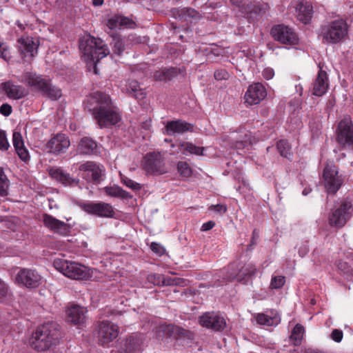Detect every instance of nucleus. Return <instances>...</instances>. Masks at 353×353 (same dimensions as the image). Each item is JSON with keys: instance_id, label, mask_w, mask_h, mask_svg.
Here are the masks:
<instances>
[{"instance_id": "f257e3e1", "label": "nucleus", "mask_w": 353, "mask_h": 353, "mask_svg": "<svg viewBox=\"0 0 353 353\" xmlns=\"http://www.w3.org/2000/svg\"><path fill=\"white\" fill-rule=\"evenodd\" d=\"M86 104L87 108L101 128L114 125L120 121L117 109L107 94L93 92L87 99Z\"/></svg>"}, {"instance_id": "f03ea898", "label": "nucleus", "mask_w": 353, "mask_h": 353, "mask_svg": "<svg viewBox=\"0 0 353 353\" xmlns=\"http://www.w3.org/2000/svg\"><path fill=\"white\" fill-rule=\"evenodd\" d=\"M62 337L61 327L56 322H48L37 327L29 340L32 349L44 352L56 346Z\"/></svg>"}, {"instance_id": "7ed1b4c3", "label": "nucleus", "mask_w": 353, "mask_h": 353, "mask_svg": "<svg viewBox=\"0 0 353 353\" xmlns=\"http://www.w3.org/2000/svg\"><path fill=\"white\" fill-rule=\"evenodd\" d=\"M19 81L41 91L52 100H57L61 97V90L59 88L53 86L50 81L37 75L36 73L26 72L19 78Z\"/></svg>"}, {"instance_id": "20e7f679", "label": "nucleus", "mask_w": 353, "mask_h": 353, "mask_svg": "<svg viewBox=\"0 0 353 353\" xmlns=\"http://www.w3.org/2000/svg\"><path fill=\"white\" fill-rule=\"evenodd\" d=\"M102 43L101 39L88 35L80 39L79 50L88 60L96 64L108 54V49L103 48Z\"/></svg>"}, {"instance_id": "39448f33", "label": "nucleus", "mask_w": 353, "mask_h": 353, "mask_svg": "<svg viewBox=\"0 0 353 353\" xmlns=\"http://www.w3.org/2000/svg\"><path fill=\"white\" fill-rule=\"evenodd\" d=\"M348 33V25L343 19L334 20L321 28L319 37L324 43H338L343 41Z\"/></svg>"}, {"instance_id": "423d86ee", "label": "nucleus", "mask_w": 353, "mask_h": 353, "mask_svg": "<svg viewBox=\"0 0 353 353\" xmlns=\"http://www.w3.org/2000/svg\"><path fill=\"white\" fill-rule=\"evenodd\" d=\"M54 266L65 276L72 279L83 280L90 276L88 268L77 262L57 259L54 261Z\"/></svg>"}, {"instance_id": "0eeeda50", "label": "nucleus", "mask_w": 353, "mask_h": 353, "mask_svg": "<svg viewBox=\"0 0 353 353\" xmlns=\"http://www.w3.org/2000/svg\"><path fill=\"white\" fill-rule=\"evenodd\" d=\"M352 213V203L347 200H343L331 210L328 216L329 225L336 228H341L350 219Z\"/></svg>"}, {"instance_id": "6e6552de", "label": "nucleus", "mask_w": 353, "mask_h": 353, "mask_svg": "<svg viewBox=\"0 0 353 353\" xmlns=\"http://www.w3.org/2000/svg\"><path fill=\"white\" fill-rule=\"evenodd\" d=\"M156 336L159 340H165L168 339H192V333L185 329L174 325H160L157 327Z\"/></svg>"}, {"instance_id": "1a4fd4ad", "label": "nucleus", "mask_w": 353, "mask_h": 353, "mask_svg": "<svg viewBox=\"0 0 353 353\" xmlns=\"http://www.w3.org/2000/svg\"><path fill=\"white\" fill-rule=\"evenodd\" d=\"M270 34L272 38L282 44L294 46L299 42V37L294 30L288 26L279 24L274 26Z\"/></svg>"}, {"instance_id": "9d476101", "label": "nucleus", "mask_w": 353, "mask_h": 353, "mask_svg": "<svg viewBox=\"0 0 353 353\" xmlns=\"http://www.w3.org/2000/svg\"><path fill=\"white\" fill-rule=\"evenodd\" d=\"M336 141L343 147L353 148V123L350 117H345L339 123Z\"/></svg>"}, {"instance_id": "9b49d317", "label": "nucleus", "mask_w": 353, "mask_h": 353, "mask_svg": "<svg viewBox=\"0 0 353 353\" xmlns=\"http://www.w3.org/2000/svg\"><path fill=\"white\" fill-rule=\"evenodd\" d=\"M79 170L82 172V177L84 179L95 184L101 181L105 171L102 165L92 161L81 164Z\"/></svg>"}, {"instance_id": "f8f14e48", "label": "nucleus", "mask_w": 353, "mask_h": 353, "mask_svg": "<svg viewBox=\"0 0 353 353\" xmlns=\"http://www.w3.org/2000/svg\"><path fill=\"white\" fill-rule=\"evenodd\" d=\"M323 176L327 192L329 194H335L343 182L342 175L339 174L337 167L333 164H327L323 170Z\"/></svg>"}, {"instance_id": "ddd939ff", "label": "nucleus", "mask_w": 353, "mask_h": 353, "mask_svg": "<svg viewBox=\"0 0 353 353\" xmlns=\"http://www.w3.org/2000/svg\"><path fill=\"white\" fill-rule=\"evenodd\" d=\"M119 334V327L117 325L109 322H100L97 326V338L99 345L108 346Z\"/></svg>"}, {"instance_id": "4468645a", "label": "nucleus", "mask_w": 353, "mask_h": 353, "mask_svg": "<svg viewBox=\"0 0 353 353\" xmlns=\"http://www.w3.org/2000/svg\"><path fill=\"white\" fill-rule=\"evenodd\" d=\"M143 169L150 174H163L167 168L163 155L160 152H150L144 157Z\"/></svg>"}, {"instance_id": "2eb2a0df", "label": "nucleus", "mask_w": 353, "mask_h": 353, "mask_svg": "<svg viewBox=\"0 0 353 353\" xmlns=\"http://www.w3.org/2000/svg\"><path fill=\"white\" fill-rule=\"evenodd\" d=\"M41 279L38 272L28 268L21 269L15 278L17 283L29 289L38 288L41 283Z\"/></svg>"}, {"instance_id": "dca6fc26", "label": "nucleus", "mask_w": 353, "mask_h": 353, "mask_svg": "<svg viewBox=\"0 0 353 353\" xmlns=\"http://www.w3.org/2000/svg\"><path fill=\"white\" fill-rule=\"evenodd\" d=\"M80 206L87 213L101 217H112L114 214L112 206L104 202H88Z\"/></svg>"}, {"instance_id": "f3484780", "label": "nucleus", "mask_w": 353, "mask_h": 353, "mask_svg": "<svg viewBox=\"0 0 353 353\" xmlns=\"http://www.w3.org/2000/svg\"><path fill=\"white\" fill-rule=\"evenodd\" d=\"M145 341V336L141 333H132L127 337L121 346L123 353H136L143 350Z\"/></svg>"}, {"instance_id": "a211bd4d", "label": "nucleus", "mask_w": 353, "mask_h": 353, "mask_svg": "<svg viewBox=\"0 0 353 353\" xmlns=\"http://www.w3.org/2000/svg\"><path fill=\"white\" fill-rule=\"evenodd\" d=\"M199 321L201 326L216 332L223 330L226 325L225 319L215 312L204 313Z\"/></svg>"}, {"instance_id": "6ab92c4d", "label": "nucleus", "mask_w": 353, "mask_h": 353, "mask_svg": "<svg viewBox=\"0 0 353 353\" xmlns=\"http://www.w3.org/2000/svg\"><path fill=\"white\" fill-rule=\"evenodd\" d=\"M70 145V139L65 134H57L48 141L46 148L48 152L59 155L65 152Z\"/></svg>"}, {"instance_id": "aec40b11", "label": "nucleus", "mask_w": 353, "mask_h": 353, "mask_svg": "<svg viewBox=\"0 0 353 353\" xmlns=\"http://www.w3.org/2000/svg\"><path fill=\"white\" fill-rule=\"evenodd\" d=\"M44 225L50 230L62 236L68 235L70 232V225L48 214H43Z\"/></svg>"}, {"instance_id": "412c9836", "label": "nucleus", "mask_w": 353, "mask_h": 353, "mask_svg": "<svg viewBox=\"0 0 353 353\" xmlns=\"http://www.w3.org/2000/svg\"><path fill=\"white\" fill-rule=\"evenodd\" d=\"M266 97L265 87L260 83L250 85L245 94V103L250 105L259 103Z\"/></svg>"}, {"instance_id": "4be33fe9", "label": "nucleus", "mask_w": 353, "mask_h": 353, "mask_svg": "<svg viewBox=\"0 0 353 353\" xmlns=\"http://www.w3.org/2000/svg\"><path fill=\"white\" fill-rule=\"evenodd\" d=\"M19 49L24 57L33 58L37 54L39 41L37 38L22 37L19 39Z\"/></svg>"}, {"instance_id": "5701e85b", "label": "nucleus", "mask_w": 353, "mask_h": 353, "mask_svg": "<svg viewBox=\"0 0 353 353\" xmlns=\"http://www.w3.org/2000/svg\"><path fill=\"white\" fill-rule=\"evenodd\" d=\"M194 126L183 120L168 121L165 125L166 134L174 135L175 134H183L186 132H193Z\"/></svg>"}, {"instance_id": "b1692460", "label": "nucleus", "mask_w": 353, "mask_h": 353, "mask_svg": "<svg viewBox=\"0 0 353 353\" xmlns=\"http://www.w3.org/2000/svg\"><path fill=\"white\" fill-rule=\"evenodd\" d=\"M77 150L80 154H97L98 153V144L93 139L84 137L80 139Z\"/></svg>"}, {"instance_id": "393cba45", "label": "nucleus", "mask_w": 353, "mask_h": 353, "mask_svg": "<svg viewBox=\"0 0 353 353\" xmlns=\"http://www.w3.org/2000/svg\"><path fill=\"white\" fill-rule=\"evenodd\" d=\"M12 144L19 159L24 162L28 161L30 159L29 152L24 146L23 139L19 132L14 131L13 132Z\"/></svg>"}, {"instance_id": "a878e982", "label": "nucleus", "mask_w": 353, "mask_h": 353, "mask_svg": "<svg viewBox=\"0 0 353 353\" xmlns=\"http://www.w3.org/2000/svg\"><path fill=\"white\" fill-rule=\"evenodd\" d=\"M49 174L56 181L61 183L64 185H78L79 180L70 176V174L65 172L60 168H51Z\"/></svg>"}, {"instance_id": "bb28decb", "label": "nucleus", "mask_w": 353, "mask_h": 353, "mask_svg": "<svg viewBox=\"0 0 353 353\" xmlns=\"http://www.w3.org/2000/svg\"><path fill=\"white\" fill-rule=\"evenodd\" d=\"M327 88V74L321 69L314 83L312 94L321 97L326 92Z\"/></svg>"}, {"instance_id": "cd10ccee", "label": "nucleus", "mask_w": 353, "mask_h": 353, "mask_svg": "<svg viewBox=\"0 0 353 353\" xmlns=\"http://www.w3.org/2000/svg\"><path fill=\"white\" fill-rule=\"evenodd\" d=\"M297 18L305 24L309 23L313 14V8L311 3L306 1H300L296 7Z\"/></svg>"}, {"instance_id": "c85d7f7f", "label": "nucleus", "mask_w": 353, "mask_h": 353, "mask_svg": "<svg viewBox=\"0 0 353 353\" xmlns=\"http://www.w3.org/2000/svg\"><path fill=\"white\" fill-rule=\"evenodd\" d=\"M1 86L6 95L10 99H19L23 98L27 94L24 88L19 85H15L11 81L1 83Z\"/></svg>"}, {"instance_id": "c756f323", "label": "nucleus", "mask_w": 353, "mask_h": 353, "mask_svg": "<svg viewBox=\"0 0 353 353\" xmlns=\"http://www.w3.org/2000/svg\"><path fill=\"white\" fill-rule=\"evenodd\" d=\"M68 320L74 325L83 323L85 320V310L78 305L71 307L68 310Z\"/></svg>"}, {"instance_id": "7c9ffc66", "label": "nucleus", "mask_w": 353, "mask_h": 353, "mask_svg": "<svg viewBox=\"0 0 353 353\" xmlns=\"http://www.w3.org/2000/svg\"><path fill=\"white\" fill-rule=\"evenodd\" d=\"M177 146L183 154L203 155V152L205 150L203 147L196 146L190 142L185 141L179 142Z\"/></svg>"}, {"instance_id": "2f4dec72", "label": "nucleus", "mask_w": 353, "mask_h": 353, "mask_svg": "<svg viewBox=\"0 0 353 353\" xmlns=\"http://www.w3.org/2000/svg\"><path fill=\"white\" fill-rule=\"evenodd\" d=\"M174 14L179 19L188 21L190 19H199L201 15L198 11L191 8H183L177 9L174 12Z\"/></svg>"}, {"instance_id": "473e14b6", "label": "nucleus", "mask_w": 353, "mask_h": 353, "mask_svg": "<svg viewBox=\"0 0 353 353\" xmlns=\"http://www.w3.org/2000/svg\"><path fill=\"white\" fill-rule=\"evenodd\" d=\"M256 142V139L250 133H247L240 140H237L232 143V147L238 151H241Z\"/></svg>"}, {"instance_id": "72a5a7b5", "label": "nucleus", "mask_w": 353, "mask_h": 353, "mask_svg": "<svg viewBox=\"0 0 353 353\" xmlns=\"http://www.w3.org/2000/svg\"><path fill=\"white\" fill-rule=\"evenodd\" d=\"M104 190L105 194L111 196L121 197L122 199L132 198V195L129 192L119 186L105 187Z\"/></svg>"}, {"instance_id": "f704fd0d", "label": "nucleus", "mask_w": 353, "mask_h": 353, "mask_svg": "<svg viewBox=\"0 0 353 353\" xmlns=\"http://www.w3.org/2000/svg\"><path fill=\"white\" fill-rule=\"evenodd\" d=\"M240 12L249 14L251 18H255L261 14L262 8L257 3L250 1L245 6L243 7Z\"/></svg>"}, {"instance_id": "c9c22d12", "label": "nucleus", "mask_w": 353, "mask_h": 353, "mask_svg": "<svg viewBox=\"0 0 353 353\" xmlns=\"http://www.w3.org/2000/svg\"><path fill=\"white\" fill-rule=\"evenodd\" d=\"M172 286V285H177V286H186L187 285V281L183 278L180 277H171V276H163V281H162V286Z\"/></svg>"}, {"instance_id": "e433bc0d", "label": "nucleus", "mask_w": 353, "mask_h": 353, "mask_svg": "<svg viewBox=\"0 0 353 353\" xmlns=\"http://www.w3.org/2000/svg\"><path fill=\"white\" fill-rule=\"evenodd\" d=\"M277 150L280 154L288 159L292 157L291 148L286 140H280L277 143Z\"/></svg>"}, {"instance_id": "4c0bfd02", "label": "nucleus", "mask_w": 353, "mask_h": 353, "mask_svg": "<svg viewBox=\"0 0 353 353\" xmlns=\"http://www.w3.org/2000/svg\"><path fill=\"white\" fill-rule=\"evenodd\" d=\"M304 327L300 324H296L292 330L290 335V339L293 341L294 345H299L302 340Z\"/></svg>"}, {"instance_id": "58836bf2", "label": "nucleus", "mask_w": 353, "mask_h": 353, "mask_svg": "<svg viewBox=\"0 0 353 353\" xmlns=\"http://www.w3.org/2000/svg\"><path fill=\"white\" fill-rule=\"evenodd\" d=\"M112 52L117 56H121L125 50V43L123 39L118 37L112 38Z\"/></svg>"}, {"instance_id": "ea45409f", "label": "nucleus", "mask_w": 353, "mask_h": 353, "mask_svg": "<svg viewBox=\"0 0 353 353\" xmlns=\"http://www.w3.org/2000/svg\"><path fill=\"white\" fill-rule=\"evenodd\" d=\"M177 170L183 177H190L192 175V169L185 161H179L177 163Z\"/></svg>"}, {"instance_id": "a19ab883", "label": "nucleus", "mask_w": 353, "mask_h": 353, "mask_svg": "<svg viewBox=\"0 0 353 353\" xmlns=\"http://www.w3.org/2000/svg\"><path fill=\"white\" fill-rule=\"evenodd\" d=\"M1 303L3 302H10L13 299V294L8 288V286L4 283L1 282Z\"/></svg>"}, {"instance_id": "79ce46f5", "label": "nucleus", "mask_w": 353, "mask_h": 353, "mask_svg": "<svg viewBox=\"0 0 353 353\" xmlns=\"http://www.w3.org/2000/svg\"><path fill=\"white\" fill-rule=\"evenodd\" d=\"M255 272V269L251 268L250 270H248V268H243L241 270L239 271L238 273L234 272V273H231L227 278L228 280L232 281L237 278L238 276H241L242 275H251L253 274Z\"/></svg>"}, {"instance_id": "37998d69", "label": "nucleus", "mask_w": 353, "mask_h": 353, "mask_svg": "<svg viewBox=\"0 0 353 353\" xmlns=\"http://www.w3.org/2000/svg\"><path fill=\"white\" fill-rule=\"evenodd\" d=\"M108 26L110 29H117L122 28L121 16L116 15L108 21Z\"/></svg>"}, {"instance_id": "c03bdc74", "label": "nucleus", "mask_w": 353, "mask_h": 353, "mask_svg": "<svg viewBox=\"0 0 353 353\" xmlns=\"http://www.w3.org/2000/svg\"><path fill=\"white\" fill-rule=\"evenodd\" d=\"M163 274H150L148 276L147 280L149 283L155 285L162 286Z\"/></svg>"}, {"instance_id": "a18cd8bd", "label": "nucleus", "mask_w": 353, "mask_h": 353, "mask_svg": "<svg viewBox=\"0 0 353 353\" xmlns=\"http://www.w3.org/2000/svg\"><path fill=\"white\" fill-rule=\"evenodd\" d=\"M121 181L125 185L130 188L133 190H139L141 189V185L139 183L134 181L133 180L126 177L123 176L121 178Z\"/></svg>"}, {"instance_id": "49530a36", "label": "nucleus", "mask_w": 353, "mask_h": 353, "mask_svg": "<svg viewBox=\"0 0 353 353\" xmlns=\"http://www.w3.org/2000/svg\"><path fill=\"white\" fill-rule=\"evenodd\" d=\"M285 276H276L272 278L270 285L272 288L279 289L285 283Z\"/></svg>"}, {"instance_id": "de8ad7c7", "label": "nucleus", "mask_w": 353, "mask_h": 353, "mask_svg": "<svg viewBox=\"0 0 353 353\" xmlns=\"http://www.w3.org/2000/svg\"><path fill=\"white\" fill-rule=\"evenodd\" d=\"M9 181L1 169V197L8 195Z\"/></svg>"}, {"instance_id": "09e8293b", "label": "nucleus", "mask_w": 353, "mask_h": 353, "mask_svg": "<svg viewBox=\"0 0 353 353\" xmlns=\"http://www.w3.org/2000/svg\"><path fill=\"white\" fill-rule=\"evenodd\" d=\"M139 88V83L136 80H129L125 85L126 92L130 95L137 91Z\"/></svg>"}, {"instance_id": "8fccbe9b", "label": "nucleus", "mask_w": 353, "mask_h": 353, "mask_svg": "<svg viewBox=\"0 0 353 353\" xmlns=\"http://www.w3.org/2000/svg\"><path fill=\"white\" fill-rule=\"evenodd\" d=\"M256 321L260 325H270L273 323V319L264 314H259Z\"/></svg>"}, {"instance_id": "3c124183", "label": "nucleus", "mask_w": 353, "mask_h": 353, "mask_svg": "<svg viewBox=\"0 0 353 353\" xmlns=\"http://www.w3.org/2000/svg\"><path fill=\"white\" fill-rule=\"evenodd\" d=\"M12 54L10 48L6 44L1 43V59H3L6 61H10Z\"/></svg>"}, {"instance_id": "603ef678", "label": "nucleus", "mask_w": 353, "mask_h": 353, "mask_svg": "<svg viewBox=\"0 0 353 353\" xmlns=\"http://www.w3.org/2000/svg\"><path fill=\"white\" fill-rule=\"evenodd\" d=\"M1 224L3 225V227H5L12 231H14L17 229V224L14 223L13 219H1Z\"/></svg>"}, {"instance_id": "864d4df0", "label": "nucleus", "mask_w": 353, "mask_h": 353, "mask_svg": "<svg viewBox=\"0 0 353 353\" xmlns=\"http://www.w3.org/2000/svg\"><path fill=\"white\" fill-rule=\"evenodd\" d=\"M214 76L216 80L221 81L223 79H228L229 77V74L225 70L221 69L216 70L214 72Z\"/></svg>"}, {"instance_id": "5fc2aeb1", "label": "nucleus", "mask_w": 353, "mask_h": 353, "mask_svg": "<svg viewBox=\"0 0 353 353\" xmlns=\"http://www.w3.org/2000/svg\"><path fill=\"white\" fill-rule=\"evenodd\" d=\"M150 248H151V250L154 253H156L159 255H162L165 252L164 248L159 243H157L155 242H153L151 243Z\"/></svg>"}, {"instance_id": "6e6d98bb", "label": "nucleus", "mask_w": 353, "mask_h": 353, "mask_svg": "<svg viewBox=\"0 0 353 353\" xmlns=\"http://www.w3.org/2000/svg\"><path fill=\"white\" fill-rule=\"evenodd\" d=\"M165 72L167 80H170L178 74L179 70L176 68H165Z\"/></svg>"}, {"instance_id": "4d7b16f0", "label": "nucleus", "mask_w": 353, "mask_h": 353, "mask_svg": "<svg viewBox=\"0 0 353 353\" xmlns=\"http://www.w3.org/2000/svg\"><path fill=\"white\" fill-rule=\"evenodd\" d=\"M343 332L340 330L335 329L331 333V338L336 342H341L343 339Z\"/></svg>"}, {"instance_id": "13d9d810", "label": "nucleus", "mask_w": 353, "mask_h": 353, "mask_svg": "<svg viewBox=\"0 0 353 353\" xmlns=\"http://www.w3.org/2000/svg\"><path fill=\"white\" fill-rule=\"evenodd\" d=\"M210 210H214L219 214H223L227 211V207L223 204L212 205L209 207Z\"/></svg>"}, {"instance_id": "bf43d9fd", "label": "nucleus", "mask_w": 353, "mask_h": 353, "mask_svg": "<svg viewBox=\"0 0 353 353\" xmlns=\"http://www.w3.org/2000/svg\"><path fill=\"white\" fill-rule=\"evenodd\" d=\"M153 77L156 81H167L165 68L156 71Z\"/></svg>"}, {"instance_id": "052dcab7", "label": "nucleus", "mask_w": 353, "mask_h": 353, "mask_svg": "<svg viewBox=\"0 0 353 353\" xmlns=\"http://www.w3.org/2000/svg\"><path fill=\"white\" fill-rule=\"evenodd\" d=\"M259 238V233L255 229V230H254V231L252 232V239L250 241V243L248 245V250H252V246H254V245L256 244V241H257Z\"/></svg>"}, {"instance_id": "680f3d73", "label": "nucleus", "mask_w": 353, "mask_h": 353, "mask_svg": "<svg viewBox=\"0 0 353 353\" xmlns=\"http://www.w3.org/2000/svg\"><path fill=\"white\" fill-rule=\"evenodd\" d=\"M122 21V27L123 28H133L135 25V23L133 20L126 17L121 16Z\"/></svg>"}, {"instance_id": "e2e57ef3", "label": "nucleus", "mask_w": 353, "mask_h": 353, "mask_svg": "<svg viewBox=\"0 0 353 353\" xmlns=\"http://www.w3.org/2000/svg\"><path fill=\"white\" fill-rule=\"evenodd\" d=\"M130 96L136 98L138 100H142L145 97L146 93L145 92L143 89H141L139 88L137 91L133 92Z\"/></svg>"}, {"instance_id": "0e129e2a", "label": "nucleus", "mask_w": 353, "mask_h": 353, "mask_svg": "<svg viewBox=\"0 0 353 353\" xmlns=\"http://www.w3.org/2000/svg\"><path fill=\"white\" fill-rule=\"evenodd\" d=\"M12 112V108L8 103H3L1 105V114L8 117Z\"/></svg>"}, {"instance_id": "69168bd1", "label": "nucleus", "mask_w": 353, "mask_h": 353, "mask_svg": "<svg viewBox=\"0 0 353 353\" xmlns=\"http://www.w3.org/2000/svg\"><path fill=\"white\" fill-rule=\"evenodd\" d=\"M10 148V144L6 137V132L1 130V150H7Z\"/></svg>"}, {"instance_id": "338daca9", "label": "nucleus", "mask_w": 353, "mask_h": 353, "mask_svg": "<svg viewBox=\"0 0 353 353\" xmlns=\"http://www.w3.org/2000/svg\"><path fill=\"white\" fill-rule=\"evenodd\" d=\"M250 1L251 0H230V2L232 5L238 7L239 10H241L243 7L245 6V5Z\"/></svg>"}, {"instance_id": "774afa93", "label": "nucleus", "mask_w": 353, "mask_h": 353, "mask_svg": "<svg viewBox=\"0 0 353 353\" xmlns=\"http://www.w3.org/2000/svg\"><path fill=\"white\" fill-rule=\"evenodd\" d=\"M262 74H263V77L265 79L269 80V79H272V77L274 75V72L273 69L270 68H267L263 70Z\"/></svg>"}]
</instances>
